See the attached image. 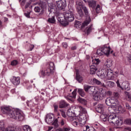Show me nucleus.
<instances>
[{
  "label": "nucleus",
  "instance_id": "1",
  "mask_svg": "<svg viewBox=\"0 0 131 131\" xmlns=\"http://www.w3.org/2000/svg\"><path fill=\"white\" fill-rule=\"evenodd\" d=\"M1 112L3 114H7L10 118L14 119H18V120H23L24 117L22 112L19 110H12L10 106H3L1 107Z\"/></svg>",
  "mask_w": 131,
  "mask_h": 131
},
{
  "label": "nucleus",
  "instance_id": "2",
  "mask_svg": "<svg viewBox=\"0 0 131 131\" xmlns=\"http://www.w3.org/2000/svg\"><path fill=\"white\" fill-rule=\"evenodd\" d=\"M76 10L77 12L79 15L80 17H83V12L85 15V17L86 18L87 21H92V19H91V16H90V13H89V9L86 7H85L84 5H83V3H82V1L80 2H77L76 3ZM82 10L83 12L82 11Z\"/></svg>",
  "mask_w": 131,
  "mask_h": 131
},
{
  "label": "nucleus",
  "instance_id": "3",
  "mask_svg": "<svg viewBox=\"0 0 131 131\" xmlns=\"http://www.w3.org/2000/svg\"><path fill=\"white\" fill-rule=\"evenodd\" d=\"M101 117L102 118L103 121H107L108 120L110 123H113L114 124L116 123L117 125H119V123L120 122L121 123L122 122L121 120L119 121V119L116 116L115 114H112L108 117H107V116L105 117L104 115H101Z\"/></svg>",
  "mask_w": 131,
  "mask_h": 131
},
{
  "label": "nucleus",
  "instance_id": "4",
  "mask_svg": "<svg viewBox=\"0 0 131 131\" xmlns=\"http://www.w3.org/2000/svg\"><path fill=\"white\" fill-rule=\"evenodd\" d=\"M64 17L66 20H63L62 17H59L58 19V20L62 26H68L69 25L68 22H72L74 20V14L70 13H66Z\"/></svg>",
  "mask_w": 131,
  "mask_h": 131
},
{
  "label": "nucleus",
  "instance_id": "5",
  "mask_svg": "<svg viewBox=\"0 0 131 131\" xmlns=\"http://www.w3.org/2000/svg\"><path fill=\"white\" fill-rule=\"evenodd\" d=\"M49 67V68L46 69L45 71L43 70L40 71V74H41V76H43V77H45L46 75L50 76L51 74L54 73V70H55V64H54V62H50Z\"/></svg>",
  "mask_w": 131,
  "mask_h": 131
},
{
  "label": "nucleus",
  "instance_id": "6",
  "mask_svg": "<svg viewBox=\"0 0 131 131\" xmlns=\"http://www.w3.org/2000/svg\"><path fill=\"white\" fill-rule=\"evenodd\" d=\"M93 65L90 66V74L94 75L96 74V71L98 70L97 65L100 64L101 61L99 58H95L92 60Z\"/></svg>",
  "mask_w": 131,
  "mask_h": 131
},
{
  "label": "nucleus",
  "instance_id": "7",
  "mask_svg": "<svg viewBox=\"0 0 131 131\" xmlns=\"http://www.w3.org/2000/svg\"><path fill=\"white\" fill-rule=\"evenodd\" d=\"M91 23V20H85L82 24L79 21L76 20L75 21V27L79 29V30H83L86 26H88Z\"/></svg>",
  "mask_w": 131,
  "mask_h": 131
},
{
  "label": "nucleus",
  "instance_id": "8",
  "mask_svg": "<svg viewBox=\"0 0 131 131\" xmlns=\"http://www.w3.org/2000/svg\"><path fill=\"white\" fill-rule=\"evenodd\" d=\"M56 5L59 10H63L66 8V0H60L56 2Z\"/></svg>",
  "mask_w": 131,
  "mask_h": 131
},
{
  "label": "nucleus",
  "instance_id": "9",
  "mask_svg": "<svg viewBox=\"0 0 131 131\" xmlns=\"http://www.w3.org/2000/svg\"><path fill=\"white\" fill-rule=\"evenodd\" d=\"M105 104L107 106H113L114 107L116 106V103H115V100H114V98H107L105 100Z\"/></svg>",
  "mask_w": 131,
  "mask_h": 131
},
{
  "label": "nucleus",
  "instance_id": "10",
  "mask_svg": "<svg viewBox=\"0 0 131 131\" xmlns=\"http://www.w3.org/2000/svg\"><path fill=\"white\" fill-rule=\"evenodd\" d=\"M114 110L115 111L116 113H124L125 112V110L124 108L119 104L116 105L114 106Z\"/></svg>",
  "mask_w": 131,
  "mask_h": 131
},
{
  "label": "nucleus",
  "instance_id": "11",
  "mask_svg": "<svg viewBox=\"0 0 131 131\" xmlns=\"http://www.w3.org/2000/svg\"><path fill=\"white\" fill-rule=\"evenodd\" d=\"M78 122L75 121L73 122V124L74 126H80L84 127V125L85 124V121L83 119H78Z\"/></svg>",
  "mask_w": 131,
  "mask_h": 131
},
{
  "label": "nucleus",
  "instance_id": "12",
  "mask_svg": "<svg viewBox=\"0 0 131 131\" xmlns=\"http://www.w3.org/2000/svg\"><path fill=\"white\" fill-rule=\"evenodd\" d=\"M95 110L98 113H104L105 110V106L103 104H98L97 106H95Z\"/></svg>",
  "mask_w": 131,
  "mask_h": 131
},
{
  "label": "nucleus",
  "instance_id": "13",
  "mask_svg": "<svg viewBox=\"0 0 131 131\" xmlns=\"http://www.w3.org/2000/svg\"><path fill=\"white\" fill-rule=\"evenodd\" d=\"M83 88L85 92L86 93L89 92V93H94L96 90V88L95 86L89 85H84Z\"/></svg>",
  "mask_w": 131,
  "mask_h": 131
},
{
  "label": "nucleus",
  "instance_id": "14",
  "mask_svg": "<svg viewBox=\"0 0 131 131\" xmlns=\"http://www.w3.org/2000/svg\"><path fill=\"white\" fill-rule=\"evenodd\" d=\"M46 122L48 124L52 123L54 121V115L53 114H48L46 115V118L45 119Z\"/></svg>",
  "mask_w": 131,
  "mask_h": 131
},
{
  "label": "nucleus",
  "instance_id": "15",
  "mask_svg": "<svg viewBox=\"0 0 131 131\" xmlns=\"http://www.w3.org/2000/svg\"><path fill=\"white\" fill-rule=\"evenodd\" d=\"M101 50H102V53L106 56H108L110 55V47H108V48L106 45H105L101 48Z\"/></svg>",
  "mask_w": 131,
  "mask_h": 131
},
{
  "label": "nucleus",
  "instance_id": "16",
  "mask_svg": "<svg viewBox=\"0 0 131 131\" xmlns=\"http://www.w3.org/2000/svg\"><path fill=\"white\" fill-rule=\"evenodd\" d=\"M76 80L79 82V83H81V82L83 81V77H82V76L79 74V72L78 70H77L76 73Z\"/></svg>",
  "mask_w": 131,
  "mask_h": 131
},
{
  "label": "nucleus",
  "instance_id": "17",
  "mask_svg": "<svg viewBox=\"0 0 131 131\" xmlns=\"http://www.w3.org/2000/svg\"><path fill=\"white\" fill-rule=\"evenodd\" d=\"M11 82L14 85H18L20 83V77H13V78L11 79Z\"/></svg>",
  "mask_w": 131,
  "mask_h": 131
},
{
  "label": "nucleus",
  "instance_id": "18",
  "mask_svg": "<svg viewBox=\"0 0 131 131\" xmlns=\"http://www.w3.org/2000/svg\"><path fill=\"white\" fill-rule=\"evenodd\" d=\"M39 7H41L42 10H43L47 8V0H41L40 1L39 3H38Z\"/></svg>",
  "mask_w": 131,
  "mask_h": 131
},
{
  "label": "nucleus",
  "instance_id": "19",
  "mask_svg": "<svg viewBox=\"0 0 131 131\" xmlns=\"http://www.w3.org/2000/svg\"><path fill=\"white\" fill-rule=\"evenodd\" d=\"M93 98L95 101H100V100H103V97H102V96L98 94V93L97 92L94 93Z\"/></svg>",
  "mask_w": 131,
  "mask_h": 131
},
{
  "label": "nucleus",
  "instance_id": "20",
  "mask_svg": "<svg viewBox=\"0 0 131 131\" xmlns=\"http://www.w3.org/2000/svg\"><path fill=\"white\" fill-rule=\"evenodd\" d=\"M76 92H77V89H75L74 91L72 93V95L68 96V100H70V101H72V98L75 99V98H76Z\"/></svg>",
  "mask_w": 131,
  "mask_h": 131
},
{
  "label": "nucleus",
  "instance_id": "21",
  "mask_svg": "<svg viewBox=\"0 0 131 131\" xmlns=\"http://www.w3.org/2000/svg\"><path fill=\"white\" fill-rule=\"evenodd\" d=\"M108 75H109V70H103L101 72L100 76L102 77V78H105V77H107Z\"/></svg>",
  "mask_w": 131,
  "mask_h": 131
},
{
  "label": "nucleus",
  "instance_id": "22",
  "mask_svg": "<svg viewBox=\"0 0 131 131\" xmlns=\"http://www.w3.org/2000/svg\"><path fill=\"white\" fill-rule=\"evenodd\" d=\"M68 107V104L65 102L64 100H61L59 102V107L60 108H66Z\"/></svg>",
  "mask_w": 131,
  "mask_h": 131
},
{
  "label": "nucleus",
  "instance_id": "23",
  "mask_svg": "<svg viewBox=\"0 0 131 131\" xmlns=\"http://www.w3.org/2000/svg\"><path fill=\"white\" fill-rule=\"evenodd\" d=\"M67 115L69 117H74V116H76L75 115V113L74 112V110H69L67 112Z\"/></svg>",
  "mask_w": 131,
  "mask_h": 131
},
{
  "label": "nucleus",
  "instance_id": "24",
  "mask_svg": "<svg viewBox=\"0 0 131 131\" xmlns=\"http://www.w3.org/2000/svg\"><path fill=\"white\" fill-rule=\"evenodd\" d=\"M5 131H20V129L13 126H9L5 129Z\"/></svg>",
  "mask_w": 131,
  "mask_h": 131
},
{
  "label": "nucleus",
  "instance_id": "25",
  "mask_svg": "<svg viewBox=\"0 0 131 131\" xmlns=\"http://www.w3.org/2000/svg\"><path fill=\"white\" fill-rule=\"evenodd\" d=\"M88 4L90 6V7H91V8H93L94 9V8H95V7H96V5L97 4L96 1H90L88 2Z\"/></svg>",
  "mask_w": 131,
  "mask_h": 131
},
{
  "label": "nucleus",
  "instance_id": "26",
  "mask_svg": "<svg viewBox=\"0 0 131 131\" xmlns=\"http://www.w3.org/2000/svg\"><path fill=\"white\" fill-rule=\"evenodd\" d=\"M78 93L81 97H84L85 96V93H84L83 89H78Z\"/></svg>",
  "mask_w": 131,
  "mask_h": 131
},
{
  "label": "nucleus",
  "instance_id": "27",
  "mask_svg": "<svg viewBox=\"0 0 131 131\" xmlns=\"http://www.w3.org/2000/svg\"><path fill=\"white\" fill-rule=\"evenodd\" d=\"M124 94L126 98H127V99H128V100L129 102H130V101H131V94H130V93L125 91V92H124Z\"/></svg>",
  "mask_w": 131,
  "mask_h": 131
},
{
  "label": "nucleus",
  "instance_id": "28",
  "mask_svg": "<svg viewBox=\"0 0 131 131\" xmlns=\"http://www.w3.org/2000/svg\"><path fill=\"white\" fill-rule=\"evenodd\" d=\"M77 101H78L79 102V103H81V104H83V105H86V100L79 97V98H78Z\"/></svg>",
  "mask_w": 131,
  "mask_h": 131
},
{
  "label": "nucleus",
  "instance_id": "29",
  "mask_svg": "<svg viewBox=\"0 0 131 131\" xmlns=\"http://www.w3.org/2000/svg\"><path fill=\"white\" fill-rule=\"evenodd\" d=\"M106 85H107V86H109V88H113V86L115 85V83L111 81H106Z\"/></svg>",
  "mask_w": 131,
  "mask_h": 131
},
{
  "label": "nucleus",
  "instance_id": "30",
  "mask_svg": "<svg viewBox=\"0 0 131 131\" xmlns=\"http://www.w3.org/2000/svg\"><path fill=\"white\" fill-rule=\"evenodd\" d=\"M93 28V25H91V26L89 28H86L85 29V30H84V32H85V33H86V34H88V35H89V34H90V33L91 32V31H92V29Z\"/></svg>",
  "mask_w": 131,
  "mask_h": 131
},
{
  "label": "nucleus",
  "instance_id": "31",
  "mask_svg": "<svg viewBox=\"0 0 131 131\" xmlns=\"http://www.w3.org/2000/svg\"><path fill=\"white\" fill-rule=\"evenodd\" d=\"M84 128L85 129H83L84 131H96L94 127H90L89 126H84Z\"/></svg>",
  "mask_w": 131,
  "mask_h": 131
},
{
  "label": "nucleus",
  "instance_id": "32",
  "mask_svg": "<svg viewBox=\"0 0 131 131\" xmlns=\"http://www.w3.org/2000/svg\"><path fill=\"white\" fill-rule=\"evenodd\" d=\"M97 94H99L101 96H103V94L105 92V90L102 88H99L98 90L96 92Z\"/></svg>",
  "mask_w": 131,
  "mask_h": 131
},
{
  "label": "nucleus",
  "instance_id": "33",
  "mask_svg": "<svg viewBox=\"0 0 131 131\" xmlns=\"http://www.w3.org/2000/svg\"><path fill=\"white\" fill-rule=\"evenodd\" d=\"M48 22H49V23L54 24V23L56 22V20L55 19V16H52V17L49 18L48 20Z\"/></svg>",
  "mask_w": 131,
  "mask_h": 131
},
{
  "label": "nucleus",
  "instance_id": "34",
  "mask_svg": "<svg viewBox=\"0 0 131 131\" xmlns=\"http://www.w3.org/2000/svg\"><path fill=\"white\" fill-rule=\"evenodd\" d=\"M105 65L107 68H110V67L112 66V61L111 60H107L106 62H105Z\"/></svg>",
  "mask_w": 131,
  "mask_h": 131
},
{
  "label": "nucleus",
  "instance_id": "35",
  "mask_svg": "<svg viewBox=\"0 0 131 131\" xmlns=\"http://www.w3.org/2000/svg\"><path fill=\"white\" fill-rule=\"evenodd\" d=\"M0 130L5 131V123L3 121L0 122Z\"/></svg>",
  "mask_w": 131,
  "mask_h": 131
},
{
  "label": "nucleus",
  "instance_id": "36",
  "mask_svg": "<svg viewBox=\"0 0 131 131\" xmlns=\"http://www.w3.org/2000/svg\"><path fill=\"white\" fill-rule=\"evenodd\" d=\"M79 109H80V112L83 113V114H85L86 113V110L84 108L82 107L81 106H78Z\"/></svg>",
  "mask_w": 131,
  "mask_h": 131
},
{
  "label": "nucleus",
  "instance_id": "37",
  "mask_svg": "<svg viewBox=\"0 0 131 131\" xmlns=\"http://www.w3.org/2000/svg\"><path fill=\"white\" fill-rule=\"evenodd\" d=\"M23 130L24 131H31V128H30V126L26 125L23 127Z\"/></svg>",
  "mask_w": 131,
  "mask_h": 131
},
{
  "label": "nucleus",
  "instance_id": "38",
  "mask_svg": "<svg viewBox=\"0 0 131 131\" xmlns=\"http://www.w3.org/2000/svg\"><path fill=\"white\" fill-rule=\"evenodd\" d=\"M52 125H54L55 128H57L59 126V124H58V119H56L52 123Z\"/></svg>",
  "mask_w": 131,
  "mask_h": 131
},
{
  "label": "nucleus",
  "instance_id": "39",
  "mask_svg": "<svg viewBox=\"0 0 131 131\" xmlns=\"http://www.w3.org/2000/svg\"><path fill=\"white\" fill-rule=\"evenodd\" d=\"M66 13H69L70 14H74V9H73V8L70 7L69 8V10L67 11Z\"/></svg>",
  "mask_w": 131,
  "mask_h": 131
},
{
  "label": "nucleus",
  "instance_id": "40",
  "mask_svg": "<svg viewBox=\"0 0 131 131\" xmlns=\"http://www.w3.org/2000/svg\"><path fill=\"white\" fill-rule=\"evenodd\" d=\"M93 81L94 83H96V84H98V85H102V82L101 81H99L98 79L96 78L93 79Z\"/></svg>",
  "mask_w": 131,
  "mask_h": 131
},
{
  "label": "nucleus",
  "instance_id": "41",
  "mask_svg": "<svg viewBox=\"0 0 131 131\" xmlns=\"http://www.w3.org/2000/svg\"><path fill=\"white\" fill-rule=\"evenodd\" d=\"M100 10H101V6L99 5H98L95 8V11L97 14H99L100 13Z\"/></svg>",
  "mask_w": 131,
  "mask_h": 131
},
{
  "label": "nucleus",
  "instance_id": "42",
  "mask_svg": "<svg viewBox=\"0 0 131 131\" xmlns=\"http://www.w3.org/2000/svg\"><path fill=\"white\" fill-rule=\"evenodd\" d=\"M97 54L99 56H102L103 55V51L102 50V48L97 50Z\"/></svg>",
  "mask_w": 131,
  "mask_h": 131
},
{
  "label": "nucleus",
  "instance_id": "43",
  "mask_svg": "<svg viewBox=\"0 0 131 131\" xmlns=\"http://www.w3.org/2000/svg\"><path fill=\"white\" fill-rule=\"evenodd\" d=\"M35 12H36V13H39V12H40V7H38V6H36L34 9Z\"/></svg>",
  "mask_w": 131,
  "mask_h": 131
},
{
  "label": "nucleus",
  "instance_id": "44",
  "mask_svg": "<svg viewBox=\"0 0 131 131\" xmlns=\"http://www.w3.org/2000/svg\"><path fill=\"white\" fill-rule=\"evenodd\" d=\"M125 123L126 124H128L129 125H131V119H126L125 121Z\"/></svg>",
  "mask_w": 131,
  "mask_h": 131
},
{
  "label": "nucleus",
  "instance_id": "45",
  "mask_svg": "<svg viewBox=\"0 0 131 131\" xmlns=\"http://www.w3.org/2000/svg\"><path fill=\"white\" fill-rule=\"evenodd\" d=\"M115 107V106L109 107L108 108L107 110L110 112V113H113V110H114Z\"/></svg>",
  "mask_w": 131,
  "mask_h": 131
},
{
  "label": "nucleus",
  "instance_id": "46",
  "mask_svg": "<svg viewBox=\"0 0 131 131\" xmlns=\"http://www.w3.org/2000/svg\"><path fill=\"white\" fill-rule=\"evenodd\" d=\"M11 64L12 66H16V65H17L18 64V61L14 60L11 62Z\"/></svg>",
  "mask_w": 131,
  "mask_h": 131
},
{
  "label": "nucleus",
  "instance_id": "47",
  "mask_svg": "<svg viewBox=\"0 0 131 131\" xmlns=\"http://www.w3.org/2000/svg\"><path fill=\"white\" fill-rule=\"evenodd\" d=\"M59 131H70V128L63 127L62 129H60Z\"/></svg>",
  "mask_w": 131,
  "mask_h": 131
},
{
  "label": "nucleus",
  "instance_id": "48",
  "mask_svg": "<svg viewBox=\"0 0 131 131\" xmlns=\"http://www.w3.org/2000/svg\"><path fill=\"white\" fill-rule=\"evenodd\" d=\"M116 83L117 84V86H118V88H119L120 89H121V90H123V88H122V87L121 86V85H120V83H119V80H118L116 81Z\"/></svg>",
  "mask_w": 131,
  "mask_h": 131
},
{
  "label": "nucleus",
  "instance_id": "49",
  "mask_svg": "<svg viewBox=\"0 0 131 131\" xmlns=\"http://www.w3.org/2000/svg\"><path fill=\"white\" fill-rule=\"evenodd\" d=\"M54 112H57L58 111V105L54 104Z\"/></svg>",
  "mask_w": 131,
  "mask_h": 131
},
{
  "label": "nucleus",
  "instance_id": "50",
  "mask_svg": "<svg viewBox=\"0 0 131 131\" xmlns=\"http://www.w3.org/2000/svg\"><path fill=\"white\" fill-rule=\"evenodd\" d=\"M113 95L114 97H115V98H119V94H118L117 92H114L113 93Z\"/></svg>",
  "mask_w": 131,
  "mask_h": 131
},
{
  "label": "nucleus",
  "instance_id": "51",
  "mask_svg": "<svg viewBox=\"0 0 131 131\" xmlns=\"http://www.w3.org/2000/svg\"><path fill=\"white\" fill-rule=\"evenodd\" d=\"M25 16L27 18H30V12L25 13Z\"/></svg>",
  "mask_w": 131,
  "mask_h": 131
},
{
  "label": "nucleus",
  "instance_id": "52",
  "mask_svg": "<svg viewBox=\"0 0 131 131\" xmlns=\"http://www.w3.org/2000/svg\"><path fill=\"white\" fill-rule=\"evenodd\" d=\"M125 105L126 109H128V110H131V107L129 106L128 103H126Z\"/></svg>",
  "mask_w": 131,
  "mask_h": 131
},
{
  "label": "nucleus",
  "instance_id": "53",
  "mask_svg": "<svg viewBox=\"0 0 131 131\" xmlns=\"http://www.w3.org/2000/svg\"><path fill=\"white\" fill-rule=\"evenodd\" d=\"M67 43H66V42H63V43H62V47H63V48H64V49H67Z\"/></svg>",
  "mask_w": 131,
  "mask_h": 131
},
{
  "label": "nucleus",
  "instance_id": "54",
  "mask_svg": "<svg viewBox=\"0 0 131 131\" xmlns=\"http://www.w3.org/2000/svg\"><path fill=\"white\" fill-rule=\"evenodd\" d=\"M99 131H106V129L103 127H101L100 128Z\"/></svg>",
  "mask_w": 131,
  "mask_h": 131
},
{
  "label": "nucleus",
  "instance_id": "55",
  "mask_svg": "<svg viewBox=\"0 0 131 131\" xmlns=\"http://www.w3.org/2000/svg\"><path fill=\"white\" fill-rule=\"evenodd\" d=\"M107 94L108 95V96H111V95H112V92L108 91L107 92Z\"/></svg>",
  "mask_w": 131,
  "mask_h": 131
},
{
  "label": "nucleus",
  "instance_id": "56",
  "mask_svg": "<svg viewBox=\"0 0 131 131\" xmlns=\"http://www.w3.org/2000/svg\"><path fill=\"white\" fill-rule=\"evenodd\" d=\"M110 73L113 75V72L111 70H108V75H110Z\"/></svg>",
  "mask_w": 131,
  "mask_h": 131
},
{
  "label": "nucleus",
  "instance_id": "57",
  "mask_svg": "<svg viewBox=\"0 0 131 131\" xmlns=\"http://www.w3.org/2000/svg\"><path fill=\"white\" fill-rule=\"evenodd\" d=\"M29 6H30V4L27 3L26 5H25V9H27V8H28V7H29Z\"/></svg>",
  "mask_w": 131,
  "mask_h": 131
},
{
  "label": "nucleus",
  "instance_id": "58",
  "mask_svg": "<svg viewBox=\"0 0 131 131\" xmlns=\"http://www.w3.org/2000/svg\"><path fill=\"white\" fill-rule=\"evenodd\" d=\"M76 49H77V48L76 47V46H74V47H72L71 48V50L72 51H74V50H76Z\"/></svg>",
  "mask_w": 131,
  "mask_h": 131
},
{
  "label": "nucleus",
  "instance_id": "59",
  "mask_svg": "<svg viewBox=\"0 0 131 131\" xmlns=\"http://www.w3.org/2000/svg\"><path fill=\"white\" fill-rule=\"evenodd\" d=\"M60 124L61 125H64V119H61Z\"/></svg>",
  "mask_w": 131,
  "mask_h": 131
},
{
  "label": "nucleus",
  "instance_id": "60",
  "mask_svg": "<svg viewBox=\"0 0 131 131\" xmlns=\"http://www.w3.org/2000/svg\"><path fill=\"white\" fill-rule=\"evenodd\" d=\"M61 115H62V117H64V118H65L66 117V115L65 114L64 112H62V114H61Z\"/></svg>",
  "mask_w": 131,
  "mask_h": 131
},
{
  "label": "nucleus",
  "instance_id": "61",
  "mask_svg": "<svg viewBox=\"0 0 131 131\" xmlns=\"http://www.w3.org/2000/svg\"><path fill=\"white\" fill-rule=\"evenodd\" d=\"M34 48V45H31L30 51L33 50Z\"/></svg>",
  "mask_w": 131,
  "mask_h": 131
},
{
  "label": "nucleus",
  "instance_id": "62",
  "mask_svg": "<svg viewBox=\"0 0 131 131\" xmlns=\"http://www.w3.org/2000/svg\"><path fill=\"white\" fill-rule=\"evenodd\" d=\"M0 27H3V21L0 20Z\"/></svg>",
  "mask_w": 131,
  "mask_h": 131
},
{
  "label": "nucleus",
  "instance_id": "63",
  "mask_svg": "<svg viewBox=\"0 0 131 131\" xmlns=\"http://www.w3.org/2000/svg\"><path fill=\"white\" fill-rule=\"evenodd\" d=\"M7 21H8V18H7V17H5V20H4V22H7Z\"/></svg>",
  "mask_w": 131,
  "mask_h": 131
},
{
  "label": "nucleus",
  "instance_id": "64",
  "mask_svg": "<svg viewBox=\"0 0 131 131\" xmlns=\"http://www.w3.org/2000/svg\"><path fill=\"white\" fill-rule=\"evenodd\" d=\"M59 111L61 112V113H63V112H64V111L63 110H60Z\"/></svg>",
  "mask_w": 131,
  "mask_h": 131
}]
</instances>
